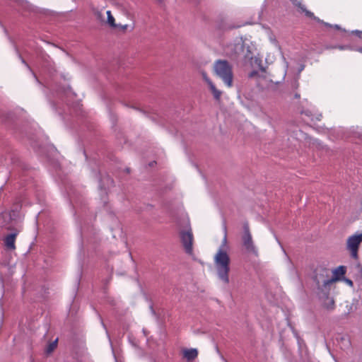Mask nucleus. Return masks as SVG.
I'll list each match as a JSON object with an SVG mask.
<instances>
[{"label": "nucleus", "mask_w": 362, "mask_h": 362, "mask_svg": "<svg viewBox=\"0 0 362 362\" xmlns=\"http://www.w3.org/2000/svg\"><path fill=\"white\" fill-rule=\"evenodd\" d=\"M337 48L341 49V50H343V49H348L349 46H338Z\"/></svg>", "instance_id": "nucleus-22"}, {"label": "nucleus", "mask_w": 362, "mask_h": 362, "mask_svg": "<svg viewBox=\"0 0 362 362\" xmlns=\"http://www.w3.org/2000/svg\"><path fill=\"white\" fill-rule=\"evenodd\" d=\"M344 281L345 282L350 286H353V282L351 280L349 279H344Z\"/></svg>", "instance_id": "nucleus-21"}, {"label": "nucleus", "mask_w": 362, "mask_h": 362, "mask_svg": "<svg viewBox=\"0 0 362 362\" xmlns=\"http://www.w3.org/2000/svg\"><path fill=\"white\" fill-rule=\"evenodd\" d=\"M291 1L293 3V4L298 7L300 10V11L303 12V13H305V16H307L308 17H310V18H314L315 20L317 21H320L319 18H316L314 14L308 11L305 7L298 0H291Z\"/></svg>", "instance_id": "nucleus-10"}, {"label": "nucleus", "mask_w": 362, "mask_h": 362, "mask_svg": "<svg viewBox=\"0 0 362 362\" xmlns=\"http://www.w3.org/2000/svg\"><path fill=\"white\" fill-rule=\"evenodd\" d=\"M226 52L230 57H238L243 56L245 59L252 58V54L248 47L245 49L243 40L236 39L233 43H230L227 46Z\"/></svg>", "instance_id": "nucleus-3"}, {"label": "nucleus", "mask_w": 362, "mask_h": 362, "mask_svg": "<svg viewBox=\"0 0 362 362\" xmlns=\"http://www.w3.org/2000/svg\"><path fill=\"white\" fill-rule=\"evenodd\" d=\"M334 27L336 29H337V30H339V29H340V27H339V25H334Z\"/></svg>", "instance_id": "nucleus-25"}, {"label": "nucleus", "mask_w": 362, "mask_h": 362, "mask_svg": "<svg viewBox=\"0 0 362 362\" xmlns=\"http://www.w3.org/2000/svg\"><path fill=\"white\" fill-rule=\"evenodd\" d=\"M180 238L185 252L189 255L192 254L193 235L191 228L186 231H181Z\"/></svg>", "instance_id": "nucleus-7"}, {"label": "nucleus", "mask_w": 362, "mask_h": 362, "mask_svg": "<svg viewBox=\"0 0 362 362\" xmlns=\"http://www.w3.org/2000/svg\"><path fill=\"white\" fill-rule=\"evenodd\" d=\"M209 87L216 100H219L221 96V91L218 90L213 83H209Z\"/></svg>", "instance_id": "nucleus-13"}, {"label": "nucleus", "mask_w": 362, "mask_h": 362, "mask_svg": "<svg viewBox=\"0 0 362 362\" xmlns=\"http://www.w3.org/2000/svg\"><path fill=\"white\" fill-rule=\"evenodd\" d=\"M325 23V25H327V26H330V27L332 26V25H329V23Z\"/></svg>", "instance_id": "nucleus-27"}, {"label": "nucleus", "mask_w": 362, "mask_h": 362, "mask_svg": "<svg viewBox=\"0 0 362 362\" xmlns=\"http://www.w3.org/2000/svg\"><path fill=\"white\" fill-rule=\"evenodd\" d=\"M352 133L354 136L358 137L362 140V127H356V128L353 129Z\"/></svg>", "instance_id": "nucleus-15"}, {"label": "nucleus", "mask_w": 362, "mask_h": 362, "mask_svg": "<svg viewBox=\"0 0 362 362\" xmlns=\"http://www.w3.org/2000/svg\"><path fill=\"white\" fill-rule=\"evenodd\" d=\"M362 242V238L359 233H355L347 238L346 249L350 252L351 256L354 259L358 258V247Z\"/></svg>", "instance_id": "nucleus-6"}, {"label": "nucleus", "mask_w": 362, "mask_h": 362, "mask_svg": "<svg viewBox=\"0 0 362 362\" xmlns=\"http://www.w3.org/2000/svg\"><path fill=\"white\" fill-rule=\"evenodd\" d=\"M355 50L362 52V48H360V47L355 49Z\"/></svg>", "instance_id": "nucleus-24"}, {"label": "nucleus", "mask_w": 362, "mask_h": 362, "mask_svg": "<svg viewBox=\"0 0 362 362\" xmlns=\"http://www.w3.org/2000/svg\"><path fill=\"white\" fill-rule=\"evenodd\" d=\"M295 98H300V94H298V93H296V94H295Z\"/></svg>", "instance_id": "nucleus-26"}, {"label": "nucleus", "mask_w": 362, "mask_h": 362, "mask_svg": "<svg viewBox=\"0 0 362 362\" xmlns=\"http://www.w3.org/2000/svg\"><path fill=\"white\" fill-rule=\"evenodd\" d=\"M57 341L58 339H56L54 341L51 342L47 345L45 349L47 354H50L54 350V349L57 347Z\"/></svg>", "instance_id": "nucleus-14"}, {"label": "nucleus", "mask_w": 362, "mask_h": 362, "mask_svg": "<svg viewBox=\"0 0 362 362\" xmlns=\"http://www.w3.org/2000/svg\"><path fill=\"white\" fill-rule=\"evenodd\" d=\"M300 112L302 115L306 116L311 122L319 121L322 117V115L307 100L302 102Z\"/></svg>", "instance_id": "nucleus-5"}, {"label": "nucleus", "mask_w": 362, "mask_h": 362, "mask_svg": "<svg viewBox=\"0 0 362 362\" xmlns=\"http://www.w3.org/2000/svg\"><path fill=\"white\" fill-rule=\"evenodd\" d=\"M117 25H119V28H117V29H119V30H122V31L126 30L129 27V25L127 24H125V25L117 24Z\"/></svg>", "instance_id": "nucleus-18"}, {"label": "nucleus", "mask_w": 362, "mask_h": 362, "mask_svg": "<svg viewBox=\"0 0 362 362\" xmlns=\"http://www.w3.org/2000/svg\"><path fill=\"white\" fill-rule=\"evenodd\" d=\"M346 273V267L339 266L333 270L334 276L324 281L323 285L325 286H329L331 284L338 280L341 276H344Z\"/></svg>", "instance_id": "nucleus-8"}, {"label": "nucleus", "mask_w": 362, "mask_h": 362, "mask_svg": "<svg viewBox=\"0 0 362 362\" xmlns=\"http://www.w3.org/2000/svg\"><path fill=\"white\" fill-rule=\"evenodd\" d=\"M202 76L203 77V79L206 81V83L208 84V86L209 85V83H213L210 78L208 77L207 74L206 72L204 71H202Z\"/></svg>", "instance_id": "nucleus-17"}, {"label": "nucleus", "mask_w": 362, "mask_h": 362, "mask_svg": "<svg viewBox=\"0 0 362 362\" xmlns=\"http://www.w3.org/2000/svg\"><path fill=\"white\" fill-rule=\"evenodd\" d=\"M134 25H132V26L131 27V30H133V29H134Z\"/></svg>", "instance_id": "nucleus-28"}, {"label": "nucleus", "mask_w": 362, "mask_h": 362, "mask_svg": "<svg viewBox=\"0 0 362 362\" xmlns=\"http://www.w3.org/2000/svg\"><path fill=\"white\" fill-rule=\"evenodd\" d=\"M243 228L244 233L242 238L243 245L248 254L255 257H257L259 254L258 250L252 240V235L250 232L248 225L245 224Z\"/></svg>", "instance_id": "nucleus-4"}, {"label": "nucleus", "mask_w": 362, "mask_h": 362, "mask_svg": "<svg viewBox=\"0 0 362 362\" xmlns=\"http://www.w3.org/2000/svg\"><path fill=\"white\" fill-rule=\"evenodd\" d=\"M352 33H355L359 38L362 39V31L356 30L353 31Z\"/></svg>", "instance_id": "nucleus-20"}, {"label": "nucleus", "mask_w": 362, "mask_h": 362, "mask_svg": "<svg viewBox=\"0 0 362 362\" xmlns=\"http://www.w3.org/2000/svg\"><path fill=\"white\" fill-rule=\"evenodd\" d=\"M256 74L255 71H252L250 74L249 77L252 78Z\"/></svg>", "instance_id": "nucleus-23"}, {"label": "nucleus", "mask_w": 362, "mask_h": 362, "mask_svg": "<svg viewBox=\"0 0 362 362\" xmlns=\"http://www.w3.org/2000/svg\"><path fill=\"white\" fill-rule=\"evenodd\" d=\"M182 355L187 361H192L197 357L198 350L195 348L184 349Z\"/></svg>", "instance_id": "nucleus-9"}, {"label": "nucleus", "mask_w": 362, "mask_h": 362, "mask_svg": "<svg viewBox=\"0 0 362 362\" xmlns=\"http://www.w3.org/2000/svg\"><path fill=\"white\" fill-rule=\"evenodd\" d=\"M214 70L228 88L233 86V74L231 65L226 60L218 59L214 62Z\"/></svg>", "instance_id": "nucleus-2"}, {"label": "nucleus", "mask_w": 362, "mask_h": 362, "mask_svg": "<svg viewBox=\"0 0 362 362\" xmlns=\"http://www.w3.org/2000/svg\"><path fill=\"white\" fill-rule=\"evenodd\" d=\"M355 270L358 276L362 279V265L359 263L355 266Z\"/></svg>", "instance_id": "nucleus-16"}, {"label": "nucleus", "mask_w": 362, "mask_h": 362, "mask_svg": "<svg viewBox=\"0 0 362 362\" xmlns=\"http://www.w3.org/2000/svg\"><path fill=\"white\" fill-rule=\"evenodd\" d=\"M230 247L227 240L226 226H224V235L217 252L214 256V264L218 279L225 284L229 283V272L230 258L229 255Z\"/></svg>", "instance_id": "nucleus-1"}, {"label": "nucleus", "mask_w": 362, "mask_h": 362, "mask_svg": "<svg viewBox=\"0 0 362 362\" xmlns=\"http://www.w3.org/2000/svg\"><path fill=\"white\" fill-rule=\"evenodd\" d=\"M106 14H107V23L108 24V25L110 28H119V25H117V24L115 23V18L112 15L111 11H107L106 12Z\"/></svg>", "instance_id": "nucleus-12"}, {"label": "nucleus", "mask_w": 362, "mask_h": 362, "mask_svg": "<svg viewBox=\"0 0 362 362\" xmlns=\"http://www.w3.org/2000/svg\"><path fill=\"white\" fill-rule=\"evenodd\" d=\"M16 234H10L5 238V245L7 248L13 250L15 249V240Z\"/></svg>", "instance_id": "nucleus-11"}, {"label": "nucleus", "mask_w": 362, "mask_h": 362, "mask_svg": "<svg viewBox=\"0 0 362 362\" xmlns=\"http://www.w3.org/2000/svg\"><path fill=\"white\" fill-rule=\"evenodd\" d=\"M334 300L332 299H331L330 302H329V305H327V308L328 309L332 310L334 308Z\"/></svg>", "instance_id": "nucleus-19"}]
</instances>
